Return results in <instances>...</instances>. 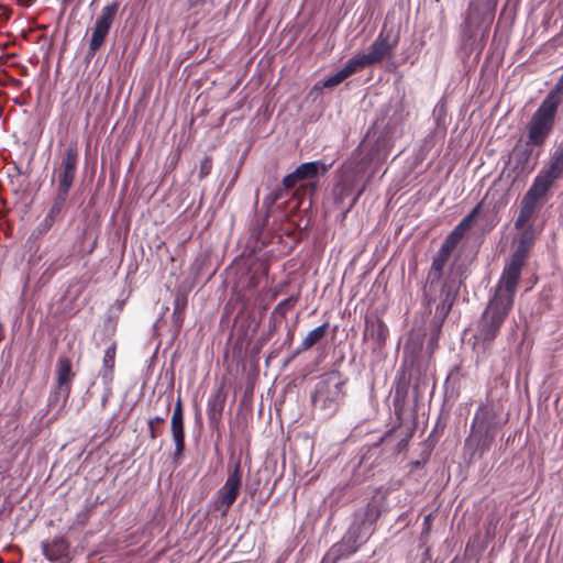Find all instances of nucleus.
Listing matches in <instances>:
<instances>
[{"label": "nucleus", "instance_id": "1", "mask_svg": "<svg viewBox=\"0 0 563 563\" xmlns=\"http://www.w3.org/2000/svg\"><path fill=\"white\" fill-rule=\"evenodd\" d=\"M33 152L25 153L15 163L16 173L11 176V185L18 199L15 201V210L20 214L21 225L18 233L21 239H25L24 244L19 246L14 252V269L20 274L23 284L21 300L27 305L32 301L35 294L34 262H35V214L33 211V202L35 194L33 191Z\"/></svg>", "mask_w": 563, "mask_h": 563}, {"label": "nucleus", "instance_id": "2", "mask_svg": "<svg viewBox=\"0 0 563 563\" xmlns=\"http://www.w3.org/2000/svg\"><path fill=\"white\" fill-rule=\"evenodd\" d=\"M499 428L497 413L493 407L482 404L472 420L470 433L464 441V454L471 463L488 452Z\"/></svg>", "mask_w": 563, "mask_h": 563}, {"label": "nucleus", "instance_id": "3", "mask_svg": "<svg viewBox=\"0 0 563 563\" xmlns=\"http://www.w3.org/2000/svg\"><path fill=\"white\" fill-rule=\"evenodd\" d=\"M514 308L509 299L492 296L476 323L474 339L484 349L492 346Z\"/></svg>", "mask_w": 563, "mask_h": 563}, {"label": "nucleus", "instance_id": "4", "mask_svg": "<svg viewBox=\"0 0 563 563\" xmlns=\"http://www.w3.org/2000/svg\"><path fill=\"white\" fill-rule=\"evenodd\" d=\"M347 378L339 371L324 374L316 384L311 394V404L321 410L325 418H331L339 410L344 397Z\"/></svg>", "mask_w": 563, "mask_h": 563}, {"label": "nucleus", "instance_id": "5", "mask_svg": "<svg viewBox=\"0 0 563 563\" xmlns=\"http://www.w3.org/2000/svg\"><path fill=\"white\" fill-rule=\"evenodd\" d=\"M330 168L331 165L321 161L302 163L283 178V185L285 188H295L298 184H301L295 195L309 192L312 196L317 190L319 176H324Z\"/></svg>", "mask_w": 563, "mask_h": 563}, {"label": "nucleus", "instance_id": "6", "mask_svg": "<svg viewBox=\"0 0 563 563\" xmlns=\"http://www.w3.org/2000/svg\"><path fill=\"white\" fill-rule=\"evenodd\" d=\"M556 112L558 110L545 101L540 103L527 126V145L542 146L545 143L554 128Z\"/></svg>", "mask_w": 563, "mask_h": 563}, {"label": "nucleus", "instance_id": "7", "mask_svg": "<svg viewBox=\"0 0 563 563\" xmlns=\"http://www.w3.org/2000/svg\"><path fill=\"white\" fill-rule=\"evenodd\" d=\"M242 473L240 460L229 465L227 481L217 493L216 510L220 511L222 515H227L240 494Z\"/></svg>", "mask_w": 563, "mask_h": 563}, {"label": "nucleus", "instance_id": "8", "mask_svg": "<svg viewBox=\"0 0 563 563\" xmlns=\"http://www.w3.org/2000/svg\"><path fill=\"white\" fill-rule=\"evenodd\" d=\"M496 7V0H475L471 2L465 19V33L468 38L475 36L473 25L477 22L478 25H484L482 36L488 35L490 24L494 20V11Z\"/></svg>", "mask_w": 563, "mask_h": 563}, {"label": "nucleus", "instance_id": "9", "mask_svg": "<svg viewBox=\"0 0 563 563\" xmlns=\"http://www.w3.org/2000/svg\"><path fill=\"white\" fill-rule=\"evenodd\" d=\"M120 3L118 1H113L110 4H107L102 8L99 16L97 18L91 38L89 43V53L93 55L104 43L110 29L115 20V16L119 11Z\"/></svg>", "mask_w": 563, "mask_h": 563}, {"label": "nucleus", "instance_id": "10", "mask_svg": "<svg viewBox=\"0 0 563 563\" xmlns=\"http://www.w3.org/2000/svg\"><path fill=\"white\" fill-rule=\"evenodd\" d=\"M56 386L49 396V406H63L71 391V382L75 373L71 369V362L67 357H59L56 365Z\"/></svg>", "mask_w": 563, "mask_h": 563}, {"label": "nucleus", "instance_id": "11", "mask_svg": "<svg viewBox=\"0 0 563 563\" xmlns=\"http://www.w3.org/2000/svg\"><path fill=\"white\" fill-rule=\"evenodd\" d=\"M525 262L511 256L495 287L494 297H503L515 303V295Z\"/></svg>", "mask_w": 563, "mask_h": 563}, {"label": "nucleus", "instance_id": "12", "mask_svg": "<svg viewBox=\"0 0 563 563\" xmlns=\"http://www.w3.org/2000/svg\"><path fill=\"white\" fill-rule=\"evenodd\" d=\"M398 43L399 35L393 34L391 30H387L384 26L371 44L368 53H366L365 56L372 66L379 64L385 58L390 57L394 54Z\"/></svg>", "mask_w": 563, "mask_h": 563}, {"label": "nucleus", "instance_id": "13", "mask_svg": "<svg viewBox=\"0 0 563 563\" xmlns=\"http://www.w3.org/2000/svg\"><path fill=\"white\" fill-rule=\"evenodd\" d=\"M170 433L175 443L173 461L174 463L179 464L186 449L184 405L180 396H178L176 400L172 415Z\"/></svg>", "mask_w": 563, "mask_h": 563}, {"label": "nucleus", "instance_id": "14", "mask_svg": "<svg viewBox=\"0 0 563 563\" xmlns=\"http://www.w3.org/2000/svg\"><path fill=\"white\" fill-rule=\"evenodd\" d=\"M78 163V150L76 146L70 145L66 148L62 167L58 176V190L62 196H68L69 189L73 186Z\"/></svg>", "mask_w": 563, "mask_h": 563}, {"label": "nucleus", "instance_id": "15", "mask_svg": "<svg viewBox=\"0 0 563 563\" xmlns=\"http://www.w3.org/2000/svg\"><path fill=\"white\" fill-rule=\"evenodd\" d=\"M537 177L550 188L558 179H563V141L551 154L549 162L538 173Z\"/></svg>", "mask_w": 563, "mask_h": 563}, {"label": "nucleus", "instance_id": "16", "mask_svg": "<svg viewBox=\"0 0 563 563\" xmlns=\"http://www.w3.org/2000/svg\"><path fill=\"white\" fill-rule=\"evenodd\" d=\"M362 544L358 539L353 537V532L346 531L341 541L334 543L329 549L324 560L336 563L341 559L356 553Z\"/></svg>", "mask_w": 563, "mask_h": 563}, {"label": "nucleus", "instance_id": "17", "mask_svg": "<svg viewBox=\"0 0 563 563\" xmlns=\"http://www.w3.org/2000/svg\"><path fill=\"white\" fill-rule=\"evenodd\" d=\"M225 401L227 393L222 386L213 390L208 398L207 416L212 430L218 429L221 423Z\"/></svg>", "mask_w": 563, "mask_h": 563}, {"label": "nucleus", "instance_id": "18", "mask_svg": "<svg viewBox=\"0 0 563 563\" xmlns=\"http://www.w3.org/2000/svg\"><path fill=\"white\" fill-rule=\"evenodd\" d=\"M483 203V201L477 203L451 231V233L445 238L443 242L455 249L464 238L465 233L473 227L476 219L482 213Z\"/></svg>", "mask_w": 563, "mask_h": 563}, {"label": "nucleus", "instance_id": "19", "mask_svg": "<svg viewBox=\"0 0 563 563\" xmlns=\"http://www.w3.org/2000/svg\"><path fill=\"white\" fill-rule=\"evenodd\" d=\"M454 247L443 242L435 256L432 260L427 282L430 286L438 284L443 277V269L448 264Z\"/></svg>", "mask_w": 563, "mask_h": 563}, {"label": "nucleus", "instance_id": "20", "mask_svg": "<svg viewBox=\"0 0 563 563\" xmlns=\"http://www.w3.org/2000/svg\"><path fill=\"white\" fill-rule=\"evenodd\" d=\"M549 190L550 187L536 176L531 187L522 198L521 208L534 213L539 200L543 198Z\"/></svg>", "mask_w": 563, "mask_h": 563}, {"label": "nucleus", "instance_id": "21", "mask_svg": "<svg viewBox=\"0 0 563 563\" xmlns=\"http://www.w3.org/2000/svg\"><path fill=\"white\" fill-rule=\"evenodd\" d=\"M412 384L415 389H419L423 384L422 379V366L417 361H411L407 371H402L398 382L397 393L400 390L406 391L408 385Z\"/></svg>", "mask_w": 563, "mask_h": 563}, {"label": "nucleus", "instance_id": "22", "mask_svg": "<svg viewBox=\"0 0 563 563\" xmlns=\"http://www.w3.org/2000/svg\"><path fill=\"white\" fill-rule=\"evenodd\" d=\"M115 354H117V346L113 343L106 350L103 361H102V368L99 372V376L102 380V384L107 387H109L113 382Z\"/></svg>", "mask_w": 563, "mask_h": 563}, {"label": "nucleus", "instance_id": "23", "mask_svg": "<svg viewBox=\"0 0 563 563\" xmlns=\"http://www.w3.org/2000/svg\"><path fill=\"white\" fill-rule=\"evenodd\" d=\"M328 329L329 322H324L323 324L311 330L301 341L295 354L298 355L302 352L310 350L314 344H317L320 340H322L325 336Z\"/></svg>", "mask_w": 563, "mask_h": 563}, {"label": "nucleus", "instance_id": "24", "mask_svg": "<svg viewBox=\"0 0 563 563\" xmlns=\"http://www.w3.org/2000/svg\"><path fill=\"white\" fill-rule=\"evenodd\" d=\"M353 532V537L365 543L375 531V526L367 523L363 518L355 514L354 521L347 529Z\"/></svg>", "mask_w": 563, "mask_h": 563}, {"label": "nucleus", "instance_id": "25", "mask_svg": "<svg viewBox=\"0 0 563 563\" xmlns=\"http://www.w3.org/2000/svg\"><path fill=\"white\" fill-rule=\"evenodd\" d=\"M365 335H369L378 345H384L388 336V328L383 320L366 322Z\"/></svg>", "mask_w": 563, "mask_h": 563}, {"label": "nucleus", "instance_id": "26", "mask_svg": "<svg viewBox=\"0 0 563 563\" xmlns=\"http://www.w3.org/2000/svg\"><path fill=\"white\" fill-rule=\"evenodd\" d=\"M43 553L49 561H58L66 555L68 547L63 539L53 540L51 543H43Z\"/></svg>", "mask_w": 563, "mask_h": 563}, {"label": "nucleus", "instance_id": "27", "mask_svg": "<svg viewBox=\"0 0 563 563\" xmlns=\"http://www.w3.org/2000/svg\"><path fill=\"white\" fill-rule=\"evenodd\" d=\"M532 242H533V232L531 230L523 231L520 236L517 249L511 256L515 258L521 260L526 263V258L528 256V253L530 251Z\"/></svg>", "mask_w": 563, "mask_h": 563}, {"label": "nucleus", "instance_id": "28", "mask_svg": "<svg viewBox=\"0 0 563 563\" xmlns=\"http://www.w3.org/2000/svg\"><path fill=\"white\" fill-rule=\"evenodd\" d=\"M380 505L375 499L368 501L363 510L356 512V515L363 518L367 523L374 526L380 517Z\"/></svg>", "mask_w": 563, "mask_h": 563}, {"label": "nucleus", "instance_id": "29", "mask_svg": "<svg viewBox=\"0 0 563 563\" xmlns=\"http://www.w3.org/2000/svg\"><path fill=\"white\" fill-rule=\"evenodd\" d=\"M187 296L177 294L174 300L173 322L177 327H181L185 319V309L187 307Z\"/></svg>", "mask_w": 563, "mask_h": 563}, {"label": "nucleus", "instance_id": "30", "mask_svg": "<svg viewBox=\"0 0 563 563\" xmlns=\"http://www.w3.org/2000/svg\"><path fill=\"white\" fill-rule=\"evenodd\" d=\"M369 66L372 65L369 64L367 57L365 56V54H362L360 56L349 59L342 69L346 74V76L350 77L353 74Z\"/></svg>", "mask_w": 563, "mask_h": 563}, {"label": "nucleus", "instance_id": "31", "mask_svg": "<svg viewBox=\"0 0 563 563\" xmlns=\"http://www.w3.org/2000/svg\"><path fill=\"white\" fill-rule=\"evenodd\" d=\"M547 103L553 106L556 110L563 103V74L560 76L554 88L543 99Z\"/></svg>", "mask_w": 563, "mask_h": 563}, {"label": "nucleus", "instance_id": "32", "mask_svg": "<svg viewBox=\"0 0 563 563\" xmlns=\"http://www.w3.org/2000/svg\"><path fill=\"white\" fill-rule=\"evenodd\" d=\"M500 521L499 514L493 511L486 516L484 530H485V539L487 541H492L497 532V528Z\"/></svg>", "mask_w": 563, "mask_h": 563}, {"label": "nucleus", "instance_id": "33", "mask_svg": "<svg viewBox=\"0 0 563 563\" xmlns=\"http://www.w3.org/2000/svg\"><path fill=\"white\" fill-rule=\"evenodd\" d=\"M148 438L156 440L163 434L165 417L155 416L147 419Z\"/></svg>", "mask_w": 563, "mask_h": 563}, {"label": "nucleus", "instance_id": "34", "mask_svg": "<svg viewBox=\"0 0 563 563\" xmlns=\"http://www.w3.org/2000/svg\"><path fill=\"white\" fill-rule=\"evenodd\" d=\"M292 188H285V186L282 184V187L273 190L269 195H267L264 199V203L268 206H273L277 203L279 200L286 198L289 190Z\"/></svg>", "mask_w": 563, "mask_h": 563}, {"label": "nucleus", "instance_id": "35", "mask_svg": "<svg viewBox=\"0 0 563 563\" xmlns=\"http://www.w3.org/2000/svg\"><path fill=\"white\" fill-rule=\"evenodd\" d=\"M67 196H62L60 192H57L55 201L48 212V218L51 219V223H54L55 219L62 212V209L66 202Z\"/></svg>", "mask_w": 563, "mask_h": 563}, {"label": "nucleus", "instance_id": "36", "mask_svg": "<svg viewBox=\"0 0 563 563\" xmlns=\"http://www.w3.org/2000/svg\"><path fill=\"white\" fill-rule=\"evenodd\" d=\"M346 78H349L346 76V74L343 71V69H340L338 73H335L334 75L328 77L324 81H323V87L325 88H333L338 85H340L342 81H344Z\"/></svg>", "mask_w": 563, "mask_h": 563}, {"label": "nucleus", "instance_id": "37", "mask_svg": "<svg viewBox=\"0 0 563 563\" xmlns=\"http://www.w3.org/2000/svg\"><path fill=\"white\" fill-rule=\"evenodd\" d=\"M336 190H339V196L341 199L350 196L353 191V181L344 177L342 181L336 185Z\"/></svg>", "mask_w": 563, "mask_h": 563}, {"label": "nucleus", "instance_id": "38", "mask_svg": "<svg viewBox=\"0 0 563 563\" xmlns=\"http://www.w3.org/2000/svg\"><path fill=\"white\" fill-rule=\"evenodd\" d=\"M212 169V158L211 156H205L200 162L199 167V179L206 178Z\"/></svg>", "mask_w": 563, "mask_h": 563}, {"label": "nucleus", "instance_id": "39", "mask_svg": "<svg viewBox=\"0 0 563 563\" xmlns=\"http://www.w3.org/2000/svg\"><path fill=\"white\" fill-rule=\"evenodd\" d=\"M532 216V212L527 211L526 209L520 207V212L515 221V227L517 229L522 228L531 219Z\"/></svg>", "mask_w": 563, "mask_h": 563}, {"label": "nucleus", "instance_id": "40", "mask_svg": "<svg viewBox=\"0 0 563 563\" xmlns=\"http://www.w3.org/2000/svg\"><path fill=\"white\" fill-rule=\"evenodd\" d=\"M295 302H296V299H294L292 297L282 300L276 306V311L284 314V313H286V311H288L289 309H291L294 307Z\"/></svg>", "mask_w": 563, "mask_h": 563}, {"label": "nucleus", "instance_id": "41", "mask_svg": "<svg viewBox=\"0 0 563 563\" xmlns=\"http://www.w3.org/2000/svg\"><path fill=\"white\" fill-rule=\"evenodd\" d=\"M431 527H432V514H429L423 517L422 533L429 534L431 531Z\"/></svg>", "mask_w": 563, "mask_h": 563}, {"label": "nucleus", "instance_id": "42", "mask_svg": "<svg viewBox=\"0 0 563 563\" xmlns=\"http://www.w3.org/2000/svg\"><path fill=\"white\" fill-rule=\"evenodd\" d=\"M206 0H188V9H194L196 8L197 5L201 4V3H205ZM210 3L212 7H214V1L213 0H210Z\"/></svg>", "mask_w": 563, "mask_h": 563}, {"label": "nucleus", "instance_id": "43", "mask_svg": "<svg viewBox=\"0 0 563 563\" xmlns=\"http://www.w3.org/2000/svg\"><path fill=\"white\" fill-rule=\"evenodd\" d=\"M53 223H51V219L48 218V216L45 218L44 220V223H43V231H47L51 227H52Z\"/></svg>", "mask_w": 563, "mask_h": 563}, {"label": "nucleus", "instance_id": "44", "mask_svg": "<svg viewBox=\"0 0 563 563\" xmlns=\"http://www.w3.org/2000/svg\"><path fill=\"white\" fill-rule=\"evenodd\" d=\"M35 0H18L19 4L23 7H31Z\"/></svg>", "mask_w": 563, "mask_h": 563}, {"label": "nucleus", "instance_id": "45", "mask_svg": "<svg viewBox=\"0 0 563 563\" xmlns=\"http://www.w3.org/2000/svg\"><path fill=\"white\" fill-rule=\"evenodd\" d=\"M364 190H365V185H364V186H362V188H360V189H358V191H357L356 196H355V197H354V199H353V202H356V201L358 200V198L362 196V194L364 192Z\"/></svg>", "mask_w": 563, "mask_h": 563}, {"label": "nucleus", "instance_id": "46", "mask_svg": "<svg viewBox=\"0 0 563 563\" xmlns=\"http://www.w3.org/2000/svg\"><path fill=\"white\" fill-rule=\"evenodd\" d=\"M170 406H172V399H170V398H168V399H167V402H166V408H165V412H166V415L169 412V410H170Z\"/></svg>", "mask_w": 563, "mask_h": 563}, {"label": "nucleus", "instance_id": "47", "mask_svg": "<svg viewBox=\"0 0 563 563\" xmlns=\"http://www.w3.org/2000/svg\"><path fill=\"white\" fill-rule=\"evenodd\" d=\"M411 465H412V468H418V467H420L421 463L419 461H415L411 463Z\"/></svg>", "mask_w": 563, "mask_h": 563}, {"label": "nucleus", "instance_id": "48", "mask_svg": "<svg viewBox=\"0 0 563 563\" xmlns=\"http://www.w3.org/2000/svg\"><path fill=\"white\" fill-rule=\"evenodd\" d=\"M200 420H201L200 412H199V411H197V412H196V421H200Z\"/></svg>", "mask_w": 563, "mask_h": 563}, {"label": "nucleus", "instance_id": "49", "mask_svg": "<svg viewBox=\"0 0 563 563\" xmlns=\"http://www.w3.org/2000/svg\"><path fill=\"white\" fill-rule=\"evenodd\" d=\"M2 333H3V327H2V324L0 323V341L2 340Z\"/></svg>", "mask_w": 563, "mask_h": 563}, {"label": "nucleus", "instance_id": "50", "mask_svg": "<svg viewBox=\"0 0 563 563\" xmlns=\"http://www.w3.org/2000/svg\"><path fill=\"white\" fill-rule=\"evenodd\" d=\"M62 2H63L64 4H68V3H70V2H71V0H62Z\"/></svg>", "mask_w": 563, "mask_h": 563}, {"label": "nucleus", "instance_id": "51", "mask_svg": "<svg viewBox=\"0 0 563 563\" xmlns=\"http://www.w3.org/2000/svg\"><path fill=\"white\" fill-rule=\"evenodd\" d=\"M530 155V152L526 151L525 156L528 157Z\"/></svg>", "mask_w": 563, "mask_h": 563}, {"label": "nucleus", "instance_id": "52", "mask_svg": "<svg viewBox=\"0 0 563 563\" xmlns=\"http://www.w3.org/2000/svg\"><path fill=\"white\" fill-rule=\"evenodd\" d=\"M437 2H439L440 0H435Z\"/></svg>", "mask_w": 563, "mask_h": 563}]
</instances>
